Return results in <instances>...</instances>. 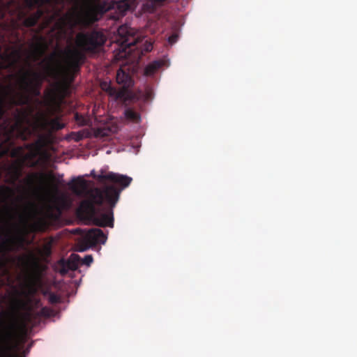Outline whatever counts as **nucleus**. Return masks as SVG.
Segmentation results:
<instances>
[{"label": "nucleus", "instance_id": "nucleus-28", "mask_svg": "<svg viewBox=\"0 0 357 357\" xmlns=\"http://www.w3.org/2000/svg\"><path fill=\"white\" fill-rule=\"evenodd\" d=\"M177 39H178V35L172 34L168 38V41L170 44H174L176 42Z\"/></svg>", "mask_w": 357, "mask_h": 357}, {"label": "nucleus", "instance_id": "nucleus-15", "mask_svg": "<svg viewBox=\"0 0 357 357\" xmlns=\"http://www.w3.org/2000/svg\"><path fill=\"white\" fill-rule=\"evenodd\" d=\"M72 191L77 196H82L87 188L86 181L82 177L74 178L69 184Z\"/></svg>", "mask_w": 357, "mask_h": 357}, {"label": "nucleus", "instance_id": "nucleus-19", "mask_svg": "<svg viewBox=\"0 0 357 357\" xmlns=\"http://www.w3.org/2000/svg\"><path fill=\"white\" fill-rule=\"evenodd\" d=\"M166 0H147L143 5L144 10L149 13H153L157 6L161 5Z\"/></svg>", "mask_w": 357, "mask_h": 357}, {"label": "nucleus", "instance_id": "nucleus-11", "mask_svg": "<svg viewBox=\"0 0 357 357\" xmlns=\"http://www.w3.org/2000/svg\"><path fill=\"white\" fill-rule=\"evenodd\" d=\"M114 8V4L104 0H91L86 10V15L93 22L99 20L107 11Z\"/></svg>", "mask_w": 357, "mask_h": 357}, {"label": "nucleus", "instance_id": "nucleus-31", "mask_svg": "<svg viewBox=\"0 0 357 357\" xmlns=\"http://www.w3.org/2000/svg\"><path fill=\"white\" fill-rule=\"evenodd\" d=\"M0 245L3 246V245H24V244H7V243H0ZM26 245H29L27 244Z\"/></svg>", "mask_w": 357, "mask_h": 357}, {"label": "nucleus", "instance_id": "nucleus-24", "mask_svg": "<svg viewBox=\"0 0 357 357\" xmlns=\"http://www.w3.org/2000/svg\"><path fill=\"white\" fill-rule=\"evenodd\" d=\"M49 302L52 304H56L61 302V298L54 293H51L49 296Z\"/></svg>", "mask_w": 357, "mask_h": 357}, {"label": "nucleus", "instance_id": "nucleus-10", "mask_svg": "<svg viewBox=\"0 0 357 357\" xmlns=\"http://www.w3.org/2000/svg\"><path fill=\"white\" fill-rule=\"evenodd\" d=\"M93 260V257L91 255L81 258L77 254L73 253L67 259H62L59 261V272L61 275H65L69 271L77 270L79 265L84 264L89 266Z\"/></svg>", "mask_w": 357, "mask_h": 357}, {"label": "nucleus", "instance_id": "nucleus-16", "mask_svg": "<svg viewBox=\"0 0 357 357\" xmlns=\"http://www.w3.org/2000/svg\"><path fill=\"white\" fill-rule=\"evenodd\" d=\"M137 0H121L117 2H112L114 8H116L119 13L122 15L127 11L133 10L136 6Z\"/></svg>", "mask_w": 357, "mask_h": 357}, {"label": "nucleus", "instance_id": "nucleus-30", "mask_svg": "<svg viewBox=\"0 0 357 357\" xmlns=\"http://www.w3.org/2000/svg\"><path fill=\"white\" fill-rule=\"evenodd\" d=\"M56 56H57V55H56V52H54L53 54H51V56L50 57V60L51 61H54L56 59Z\"/></svg>", "mask_w": 357, "mask_h": 357}, {"label": "nucleus", "instance_id": "nucleus-3", "mask_svg": "<svg viewBox=\"0 0 357 357\" xmlns=\"http://www.w3.org/2000/svg\"><path fill=\"white\" fill-rule=\"evenodd\" d=\"M64 0H24V6L29 10L37 8V10L26 17L22 9L19 0H0V20L6 17L7 14L12 15L15 12L18 13V17L22 20V24L26 27H33L43 17L40 25L39 31L50 26L56 19L54 29L58 30V38L65 36L67 33L66 26L73 29L75 26L73 15L66 13L62 15Z\"/></svg>", "mask_w": 357, "mask_h": 357}, {"label": "nucleus", "instance_id": "nucleus-20", "mask_svg": "<svg viewBox=\"0 0 357 357\" xmlns=\"http://www.w3.org/2000/svg\"><path fill=\"white\" fill-rule=\"evenodd\" d=\"M12 190L10 187L1 185H0V202L6 200L9 195L11 193Z\"/></svg>", "mask_w": 357, "mask_h": 357}, {"label": "nucleus", "instance_id": "nucleus-9", "mask_svg": "<svg viewBox=\"0 0 357 357\" xmlns=\"http://www.w3.org/2000/svg\"><path fill=\"white\" fill-rule=\"evenodd\" d=\"M31 298L30 297H27L26 300H17L15 314H18L20 313V310H24L25 312L23 314H22V318L23 320L26 321H30L33 317H50L52 315L53 311L47 307H43L40 309L39 312L33 313L32 312V307L31 305Z\"/></svg>", "mask_w": 357, "mask_h": 357}, {"label": "nucleus", "instance_id": "nucleus-8", "mask_svg": "<svg viewBox=\"0 0 357 357\" xmlns=\"http://www.w3.org/2000/svg\"><path fill=\"white\" fill-rule=\"evenodd\" d=\"M68 94V86L63 83H56L54 88L47 93L46 105L51 114L60 111L61 104Z\"/></svg>", "mask_w": 357, "mask_h": 357}, {"label": "nucleus", "instance_id": "nucleus-25", "mask_svg": "<svg viewBox=\"0 0 357 357\" xmlns=\"http://www.w3.org/2000/svg\"><path fill=\"white\" fill-rule=\"evenodd\" d=\"M26 288H27V291H28V293L26 294L32 295V294H35L36 291V289L35 288V284L33 280L30 281L26 284Z\"/></svg>", "mask_w": 357, "mask_h": 357}, {"label": "nucleus", "instance_id": "nucleus-6", "mask_svg": "<svg viewBox=\"0 0 357 357\" xmlns=\"http://www.w3.org/2000/svg\"><path fill=\"white\" fill-rule=\"evenodd\" d=\"M117 33L116 40L119 45L121 57L128 56L135 50H137L139 54H144L153 50L152 43L146 40L144 44H142V40L136 36L133 30L126 25L119 26Z\"/></svg>", "mask_w": 357, "mask_h": 357}, {"label": "nucleus", "instance_id": "nucleus-18", "mask_svg": "<svg viewBox=\"0 0 357 357\" xmlns=\"http://www.w3.org/2000/svg\"><path fill=\"white\" fill-rule=\"evenodd\" d=\"M163 65V62L161 61H154L150 63L144 69V75L146 76L153 75L158 70H159Z\"/></svg>", "mask_w": 357, "mask_h": 357}, {"label": "nucleus", "instance_id": "nucleus-21", "mask_svg": "<svg viewBox=\"0 0 357 357\" xmlns=\"http://www.w3.org/2000/svg\"><path fill=\"white\" fill-rule=\"evenodd\" d=\"M102 90L107 92L110 96H114L116 93V89L111 85L110 82H102L100 83Z\"/></svg>", "mask_w": 357, "mask_h": 357}, {"label": "nucleus", "instance_id": "nucleus-22", "mask_svg": "<svg viewBox=\"0 0 357 357\" xmlns=\"http://www.w3.org/2000/svg\"><path fill=\"white\" fill-rule=\"evenodd\" d=\"M125 115L127 119L132 120L133 121L137 122L140 119L139 114L131 109H126L125 112Z\"/></svg>", "mask_w": 357, "mask_h": 357}, {"label": "nucleus", "instance_id": "nucleus-7", "mask_svg": "<svg viewBox=\"0 0 357 357\" xmlns=\"http://www.w3.org/2000/svg\"><path fill=\"white\" fill-rule=\"evenodd\" d=\"M16 332V317L13 321L4 325L3 332L0 335V357H25L24 355L11 354L16 345L13 344Z\"/></svg>", "mask_w": 357, "mask_h": 357}, {"label": "nucleus", "instance_id": "nucleus-29", "mask_svg": "<svg viewBox=\"0 0 357 357\" xmlns=\"http://www.w3.org/2000/svg\"><path fill=\"white\" fill-rule=\"evenodd\" d=\"M75 248V251H79V252H84L86 250H87L89 248H90L91 247H86V246H84V247H74ZM96 248H100L101 247H95Z\"/></svg>", "mask_w": 357, "mask_h": 357}, {"label": "nucleus", "instance_id": "nucleus-14", "mask_svg": "<svg viewBox=\"0 0 357 357\" xmlns=\"http://www.w3.org/2000/svg\"><path fill=\"white\" fill-rule=\"evenodd\" d=\"M36 43H32L31 47L33 49L32 56L33 61H36L38 60L39 57L43 55L47 46L45 44V38L42 36H34Z\"/></svg>", "mask_w": 357, "mask_h": 357}, {"label": "nucleus", "instance_id": "nucleus-27", "mask_svg": "<svg viewBox=\"0 0 357 357\" xmlns=\"http://www.w3.org/2000/svg\"><path fill=\"white\" fill-rule=\"evenodd\" d=\"M20 247H0V252H10L15 250V248H19ZM24 248H26L27 247H23Z\"/></svg>", "mask_w": 357, "mask_h": 357}, {"label": "nucleus", "instance_id": "nucleus-34", "mask_svg": "<svg viewBox=\"0 0 357 357\" xmlns=\"http://www.w3.org/2000/svg\"><path fill=\"white\" fill-rule=\"evenodd\" d=\"M39 178H40V180H43L45 178V175L44 174H40Z\"/></svg>", "mask_w": 357, "mask_h": 357}, {"label": "nucleus", "instance_id": "nucleus-17", "mask_svg": "<svg viewBox=\"0 0 357 357\" xmlns=\"http://www.w3.org/2000/svg\"><path fill=\"white\" fill-rule=\"evenodd\" d=\"M116 79L117 83L122 84L123 87H129L131 85L132 78L130 75L122 68L118 70Z\"/></svg>", "mask_w": 357, "mask_h": 357}, {"label": "nucleus", "instance_id": "nucleus-12", "mask_svg": "<svg viewBox=\"0 0 357 357\" xmlns=\"http://www.w3.org/2000/svg\"><path fill=\"white\" fill-rule=\"evenodd\" d=\"M86 243L85 244H75V245H100L105 244L107 236L98 228L91 229L86 234Z\"/></svg>", "mask_w": 357, "mask_h": 357}, {"label": "nucleus", "instance_id": "nucleus-23", "mask_svg": "<svg viewBox=\"0 0 357 357\" xmlns=\"http://www.w3.org/2000/svg\"><path fill=\"white\" fill-rule=\"evenodd\" d=\"M11 223L10 220H6L0 217V233L4 231H9L10 229Z\"/></svg>", "mask_w": 357, "mask_h": 357}, {"label": "nucleus", "instance_id": "nucleus-4", "mask_svg": "<svg viewBox=\"0 0 357 357\" xmlns=\"http://www.w3.org/2000/svg\"><path fill=\"white\" fill-rule=\"evenodd\" d=\"M105 42L106 37L101 31L93 30L79 32L75 40L77 48L67 47L61 50L60 54L65 55L68 68L77 71L86 59L85 53H97Z\"/></svg>", "mask_w": 357, "mask_h": 357}, {"label": "nucleus", "instance_id": "nucleus-5", "mask_svg": "<svg viewBox=\"0 0 357 357\" xmlns=\"http://www.w3.org/2000/svg\"><path fill=\"white\" fill-rule=\"evenodd\" d=\"M71 204V200L66 197L54 198L31 216L34 229L45 231L52 223L58 221L63 210L69 208Z\"/></svg>", "mask_w": 357, "mask_h": 357}, {"label": "nucleus", "instance_id": "nucleus-26", "mask_svg": "<svg viewBox=\"0 0 357 357\" xmlns=\"http://www.w3.org/2000/svg\"><path fill=\"white\" fill-rule=\"evenodd\" d=\"M37 178H38V174H33L27 178V179H26L27 183L29 185H33L35 183L36 179H37Z\"/></svg>", "mask_w": 357, "mask_h": 357}, {"label": "nucleus", "instance_id": "nucleus-36", "mask_svg": "<svg viewBox=\"0 0 357 357\" xmlns=\"http://www.w3.org/2000/svg\"><path fill=\"white\" fill-rule=\"evenodd\" d=\"M43 245H48V246H50V245H51L50 243H49V244H44Z\"/></svg>", "mask_w": 357, "mask_h": 357}, {"label": "nucleus", "instance_id": "nucleus-33", "mask_svg": "<svg viewBox=\"0 0 357 357\" xmlns=\"http://www.w3.org/2000/svg\"><path fill=\"white\" fill-rule=\"evenodd\" d=\"M81 116H79V115L77 113L75 114V119H76V121H79V118Z\"/></svg>", "mask_w": 357, "mask_h": 357}, {"label": "nucleus", "instance_id": "nucleus-32", "mask_svg": "<svg viewBox=\"0 0 357 357\" xmlns=\"http://www.w3.org/2000/svg\"><path fill=\"white\" fill-rule=\"evenodd\" d=\"M43 248H45L46 252H52V247L48 246V247H43Z\"/></svg>", "mask_w": 357, "mask_h": 357}, {"label": "nucleus", "instance_id": "nucleus-1", "mask_svg": "<svg viewBox=\"0 0 357 357\" xmlns=\"http://www.w3.org/2000/svg\"><path fill=\"white\" fill-rule=\"evenodd\" d=\"M26 64V67H21L15 74L9 75L15 79L19 93L13 95L9 86L0 84V159L4 155L15 158L12 163H0V180L8 184L18 181L24 166L36 167L46 157L39 141L24 147H15L11 139L14 131L21 130L28 121L33 98L41 95L44 76L34 70L29 61Z\"/></svg>", "mask_w": 357, "mask_h": 357}, {"label": "nucleus", "instance_id": "nucleus-2", "mask_svg": "<svg viewBox=\"0 0 357 357\" xmlns=\"http://www.w3.org/2000/svg\"><path fill=\"white\" fill-rule=\"evenodd\" d=\"M91 176L100 183L109 181L112 185L88 190L86 193V199L80 202L77 214L79 217L92 220L97 226L113 227L112 208L118 202L121 191L130 185L132 178L126 175L106 172L102 169L98 174L92 170Z\"/></svg>", "mask_w": 357, "mask_h": 357}, {"label": "nucleus", "instance_id": "nucleus-13", "mask_svg": "<svg viewBox=\"0 0 357 357\" xmlns=\"http://www.w3.org/2000/svg\"><path fill=\"white\" fill-rule=\"evenodd\" d=\"M40 128L47 132H53L61 130L64 128V124L60 121L59 118L50 119L48 116L43 115L39 121Z\"/></svg>", "mask_w": 357, "mask_h": 357}, {"label": "nucleus", "instance_id": "nucleus-35", "mask_svg": "<svg viewBox=\"0 0 357 357\" xmlns=\"http://www.w3.org/2000/svg\"><path fill=\"white\" fill-rule=\"evenodd\" d=\"M53 187H54V190H57L58 187H57V185H54V186H53Z\"/></svg>", "mask_w": 357, "mask_h": 357}]
</instances>
